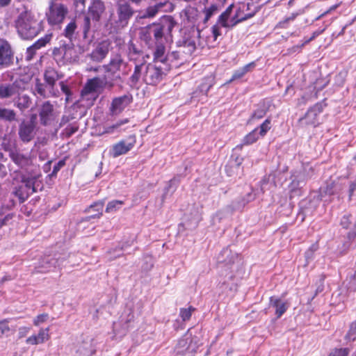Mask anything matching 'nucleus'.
Masks as SVG:
<instances>
[{
  "instance_id": "nucleus-1",
  "label": "nucleus",
  "mask_w": 356,
  "mask_h": 356,
  "mask_svg": "<svg viewBox=\"0 0 356 356\" xmlns=\"http://www.w3.org/2000/svg\"><path fill=\"white\" fill-rule=\"evenodd\" d=\"M15 26L19 35L24 40H30L37 36L42 31V22L36 19L31 11L22 12L15 21Z\"/></svg>"
},
{
  "instance_id": "nucleus-2",
  "label": "nucleus",
  "mask_w": 356,
  "mask_h": 356,
  "mask_svg": "<svg viewBox=\"0 0 356 356\" xmlns=\"http://www.w3.org/2000/svg\"><path fill=\"white\" fill-rule=\"evenodd\" d=\"M135 13L136 11L129 1L117 0L115 13L112 15L111 20L116 26L124 27L127 26Z\"/></svg>"
},
{
  "instance_id": "nucleus-3",
  "label": "nucleus",
  "mask_w": 356,
  "mask_h": 356,
  "mask_svg": "<svg viewBox=\"0 0 356 356\" xmlns=\"http://www.w3.org/2000/svg\"><path fill=\"white\" fill-rule=\"evenodd\" d=\"M114 83L111 79H107L106 76L103 77H95L89 80L81 90V97L83 99L91 100L94 102L97 97V90L99 88H113Z\"/></svg>"
},
{
  "instance_id": "nucleus-4",
  "label": "nucleus",
  "mask_w": 356,
  "mask_h": 356,
  "mask_svg": "<svg viewBox=\"0 0 356 356\" xmlns=\"http://www.w3.org/2000/svg\"><path fill=\"white\" fill-rule=\"evenodd\" d=\"M53 56L59 65L72 63L78 60V56L72 42L64 43L58 47H55L53 51Z\"/></svg>"
},
{
  "instance_id": "nucleus-5",
  "label": "nucleus",
  "mask_w": 356,
  "mask_h": 356,
  "mask_svg": "<svg viewBox=\"0 0 356 356\" xmlns=\"http://www.w3.org/2000/svg\"><path fill=\"white\" fill-rule=\"evenodd\" d=\"M148 63L144 58L135 62L133 74L129 78V84L131 88H139L143 83H146Z\"/></svg>"
},
{
  "instance_id": "nucleus-6",
  "label": "nucleus",
  "mask_w": 356,
  "mask_h": 356,
  "mask_svg": "<svg viewBox=\"0 0 356 356\" xmlns=\"http://www.w3.org/2000/svg\"><path fill=\"white\" fill-rule=\"evenodd\" d=\"M68 13L66 6L60 3H51L46 13L48 23L51 26H59Z\"/></svg>"
},
{
  "instance_id": "nucleus-7",
  "label": "nucleus",
  "mask_w": 356,
  "mask_h": 356,
  "mask_svg": "<svg viewBox=\"0 0 356 356\" xmlns=\"http://www.w3.org/2000/svg\"><path fill=\"white\" fill-rule=\"evenodd\" d=\"M340 224L343 228L350 229L348 234V244H343L342 252L356 246V219L352 214L346 213L341 218Z\"/></svg>"
},
{
  "instance_id": "nucleus-8",
  "label": "nucleus",
  "mask_w": 356,
  "mask_h": 356,
  "mask_svg": "<svg viewBox=\"0 0 356 356\" xmlns=\"http://www.w3.org/2000/svg\"><path fill=\"white\" fill-rule=\"evenodd\" d=\"M170 70V65L165 67L154 63H148L146 84L155 86L160 83Z\"/></svg>"
},
{
  "instance_id": "nucleus-9",
  "label": "nucleus",
  "mask_w": 356,
  "mask_h": 356,
  "mask_svg": "<svg viewBox=\"0 0 356 356\" xmlns=\"http://www.w3.org/2000/svg\"><path fill=\"white\" fill-rule=\"evenodd\" d=\"M127 63L121 55H113L109 63L107 65H104V68L107 73L105 76H107V79H111L112 82L114 83L115 81L120 79V76L119 74H116V73L119 72L122 67H125Z\"/></svg>"
},
{
  "instance_id": "nucleus-10",
  "label": "nucleus",
  "mask_w": 356,
  "mask_h": 356,
  "mask_svg": "<svg viewBox=\"0 0 356 356\" xmlns=\"http://www.w3.org/2000/svg\"><path fill=\"white\" fill-rule=\"evenodd\" d=\"M40 122L42 126L51 125L58 118V113L50 101L43 102L39 109Z\"/></svg>"
},
{
  "instance_id": "nucleus-11",
  "label": "nucleus",
  "mask_w": 356,
  "mask_h": 356,
  "mask_svg": "<svg viewBox=\"0 0 356 356\" xmlns=\"http://www.w3.org/2000/svg\"><path fill=\"white\" fill-rule=\"evenodd\" d=\"M136 142L134 135L129 136L127 138L114 144L109 151V154L113 158L127 154L135 145Z\"/></svg>"
},
{
  "instance_id": "nucleus-12",
  "label": "nucleus",
  "mask_w": 356,
  "mask_h": 356,
  "mask_svg": "<svg viewBox=\"0 0 356 356\" xmlns=\"http://www.w3.org/2000/svg\"><path fill=\"white\" fill-rule=\"evenodd\" d=\"M197 348V344L193 342L191 336L187 333L178 341L175 351L177 355L191 356Z\"/></svg>"
},
{
  "instance_id": "nucleus-13",
  "label": "nucleus",
  "mask_w": 356,
  "mask_h": 356,
  "mask_svg": "<svg viewBox=\"0 0 356 356\" xmlns=\"http://www.w3.org/2000/svg\"><path fill=\"white\" fill-rule=\"evenodd\" d=\"M36 115H32L30 120L22 121L19 126V137L24 143H29L35 136Z\"/></svg>"
},
{
  "instance_id": "nucleus-14",
  "label": "nucleus",
  "mask_w": 356,
  "mask_h": 356,
  "mask_svg": "<svg viewBox=\"0 0 356 356\" xmlns=\"http://www.w3.org/2000/svg\"><path fill=\"white\" fill-rule=\"evenodd\" d=\"M270 129V120L266 119L259 127L254 129L253 131L247 134L243 139L242 144L237 145L236 148L241 149L243 145H249L255 143L259 135L264 136Z\"/></svg>"
},
{
  "instance_id": "nucleus-15",
  "label": "nucleus",
  "mask_w": 356,
  "mask_h": 356,
  "mask_svg": "<svg viewBox=\"0 0 356 356\" xmlns=\"http://www.w3.org/2000/svg\"><path fill=\"white\" fill-rule=\"evenodd\" d=\"M14 51L6 40H0V69L11 66L14 63Z\"/></svg>"
},
{
  "instance_id": "nucleus-16",
  "label": "nucleus",
  "mask_w": 356,
  "mask_h": 356,
  "mask_svg": "<svg viewBox=\"0 0 356 356\" xmlns=\"http://www.w3.org/2000/svg\"><path fill=\"white\" fill-rule=\"evenodd\" d=\"M258 8L254 3L242 4L237 10L235 15L231 19L232 26L252 17L257 12Z\"/></svg>"
},
{
  "instance_id": "nucleus-17",
  "label": "nucleus",
  "mask_w": 356,
  "mask_h": 356,
  "mask_svg": "<svg viewBox=\"0 0 356 356\" xmlns=\"http://www.w3.org/2000/svg\"><path fill=\"white\" fill-rule=\"evenodd\" d=\"M175 22L170 17L163 19L160 24L154 26L152 33L156 43H161V41L165 35L170 34Z\"/></svg>"
},
{
  "instance_id": "nucleus-18",
  "label": "nucleus",
  "mask_w": 356,
  "mask_h": 356,
  "mask_svg": "<svg viewBox=\"0 0 356 356\" xmlns=\"http://www.w3.org/2000/svg\"><path fill=\"white\" fill-rule=\"evenodd\" d=\"M34 95H38L42 98H49L57 97L58 90L55 88L49 86L45 81L41 82L39 79L35 80L34 86L32 88Z\"/></svg>"
},
{
  "instance_id": "nucleus-19",
  "label": "nucleus",
  "mask_w": 356,
  "mask_h": 356,
  "mask_svg": "<svg viewBox=\"0 0 356 356\" xmlns=\"http://www.w3.org/2000/svg\"><path fill=\"white\" fill-rule=\"evenodd\" d=\"M20 87L17 81L0 83V99H15L19 95Z\"/></svg>"
},
{
  "instance_id": "nucleus-20",
  "label": "nucleus",
  "mask_w": 356,
  "mask_h": 356,
  "mask_svg": "<svg viewBox=\"0 0 356 356\" xmlns=\"http://www.w3.org/2000/svg\"><path fill=\"white\" fill-rule=\"evenodd\" d=\"M321 112V108L320 105H315L312 107L308 111L305 113V116L301 118L299 120V123L300 126H314L315 127L318 122V115Z\"/></svg>"
},
{
  "instance_id": "nucleus-21",
  "label": "nucleus",
  "mask_w": 356,
  "mask_h": 356,
  "mask_svg": "<svg viewBox=\"0 0 356 356\" xmlns=\"http://www.w3.org/2000/svg\"><path fill=\"white\" fill-rule=\"evenodd\" d=\"M58 264V259L51 257L45 256L42 258L35 267V272L40 273H45L51 270L52 268H55Z\"/></svg>"
},
{
  "instance_id": "nucleus-22",
  "label": "nucleus",
  "mask_w": 356,
  "mask_h": 356,
  "mask_svg": "<svg viewBox=\"0 0 356 356\" xmlns=\"http://www.w3.org/2000/svg\"><path fill=\"white\" fill-rule=\"evenodd\" d=\"M104 10L105 6L102 1L92 0L87 15L91 17L93 21L97 22L99 20L101 15L104 12Z\"/></svg>"
},
{
  "instance_id": "nucleus-23",
  "label": "nucleus",
  "mask_w": 356,
  "mask_h": 356,
  "mask_svg": "<svg viewBox=\"0 0 356 356\" xmlns=\"http://www.w3.org/2000/svg\"><path fill=\"white\" fill-rule=\"evenodd\" d=\"M132 97L129 95H124L115 98L111 104V111L113 113L122 111L131 102Z\"/></svg>"
},
{
  "instance_id": "nucleus-24",
  "label": "nucleus",
  "mask_w": 356,
  "mask_h": 356,
  "mask_svg": "<svg viewBox=\"0 0 356 356\" xmlns=\"http://www.w3.org/2000/svg\"><path fill=\"white\" fill-rule=\"evenodd\" d=\"M289 303L281 298L272 296L270 298V306L275 309V313L277 318H280L289 307Z\"/></svg>"
},
{
  "instance_id": "nucleus-25",
  "label": "nucleus",
  "mask_w": 356,
  "mask_h": 356,
  "mask_svg": "<svg viewBox=\"0 0 356 356\" xmlns=\"http://www.w3.org/2000/svg\"><path fill=\"white\" fill-rule=\"evenodd\" d=\"M171 56L165 54V47L162 43H156L154 51V63L158 64L161 63L162 66L169 65L166 63L169 61Z\"/></svg>"
},
{
  "instance_id": "nucleus-26",
  "label": "nucleus",
  "mask_w": 356,
  "mask_h": 356,
  "mask_svg": "<svg viewBox=\"0 0 356 356\" xmlns=\"http://www.w3.org/2000/svg\"><path fill=\"white\" fill-rule=\"evenodd\" d=\"M11 160L18 166L23 168L31 163V158L28 154H24L20 151H11L9 154Z\"/></svg>"
},
{
  "instance_id": "nucleus-27",
  "label": "nucleus",
  "mask_w": 356,
  "mask_h": 356,
  "mask_svg": "<svg viewBox=\"0 0 356 356\" xmlns=\"http://www.w3.org/2000/svg\"><path fill=\"white\" fill-rule=\"evenodd\" d=\"M312 168L310 167L308 168V172L307 169L305 168L303 171L298 172L297 175H293V179L291 184L292 189L294 190L296 188L302 187L306 181L312 177L309 172H312Z\"/></svg>"
},
{
  "instance_id": "nucleus-28",
  "label": "nucleus",
  "mask_w": 356,
  "mask_h": 356,
  "mask_svg": "<svg viewBox=\"0 0 356 356\" xmlns=\"http://www.w3.org/2000/svg\"><path fill=\"white\" fill-rule=\"evenodd\" d=\"M108 44L106 42L99 44L90 54V58L95 62L102 61L108 54Z\"/></svg>"
},
{
  "instance_id": "nucleus-29",
  "label": "nucleus",
  "mask_w": 356,
  "mask_h": 356,
  "mask_svg": "<svg viewBox=\"0 0 356 356\" xmlns=\"http://www.w3.org/2000/svg\"><path fill=\"white\" fill-rule=\"evenodd\" d=\"M49 327L40 329L38 334L28 337L26 340V343L31 345L43 343L49 339Z\"/></svg>"
},
{
  "instance_id": "nucleus-30",
  "label": "nucleus",
  "mask_w": 356,
  "mask_h": 356,
  "mask_svg": "<svg viewBox=\"0 0 356 356\" xmlns=\"http://www.w3.org/2000/svg\"><path fill=\"white\" fill-rule=\"evenodd\" d=\"M63 75L59 74L55 69L52 67H48L45 70L44 73V81L49 85L55 88L56 83L58 80L61 79Z\"/></svg>"
},
{
  "instance_id": "nucleus-31",
  "label": "nucleus",
  "mask_w": 356,
  "mask_h": 356,
  "mask_svg": "<svg viewBox=\"0 0 356 356\" xmlns=\"http://www.w3.org/2000/svg\"><path fill=\"white\" fill-rule=\"evenodd\" d=\"M256 64L254 62H251L243 67L234 71L231 79H229L227 83H229L232 81L242 78L246 73L251 71L254 68Z\"/></svg>"
},
{
  "instance_id": "nucleus-32",
  "label": "nucleus",
  "mask_w": 356,
  "mask_h": 356,
  "mask_svg": "<svg viewBox=\"0 0 356 356\" xmlns=\"http://www.w3.org/2000/svg\"><path fill=\"white\" fill-rule=\"evenodd\" d=\"M77 26L74 19H72L63 30V35L72 42L73 39L76 38V30Z\"/></svg>"
},
{
  "instance_id": "nucleus-33",
  "label": "nucleus",
  "mask_w": 356,
  "mask_h": 356,
  "mask_svg": "<svg viewBox=\"0 0 356 356\" xmlns=\"http://www.w3.org/2000/svg\"><path fill=\"white\" fill-rule=\"evenodd\" d=\"M165 6L163 3H156L154 6H149L143 14L140 16V18H152L156 16L158 12L162 9Z\"/></svg>"
},
{
  "instance_id": "nucleus-34",
  "label": "nucleus",
  "mask_w": 356,
  "mask_h": 356,
  "mask_svg": "<svg viewBox=\"0 0 356 356\" xmlns=\"http://www.w3.org/2000/svg\"><path fill=\"white\" fill-rule=\"evenodd\" d=\"M254 197V195L252 193H248L246 197L243 198L241 201L234 202L232 204V209L233 211L241 210L247 203L252 201Z\"/></svg>"
},
{
  "instance_id": "nucleus-35",
  "label": "nucleus",
  "mask_w": 356,
  "mask_h": 356,
  "mask_svg": "<svg viewBox=\"0 0 356 356\" xmlns=\"http://www.w3.org/2000/svg\"><path fill=\"white\" fill-rule=\"evenodd\" d=\"M0 120L9 122L17 120V115L14 110L0 108Z\"/></svg>"
},
{
  "instance_id": "nucleus-36",
  "label": "nucleus",
  "mask_w": 356,
  "mask_h": 356,
  "mask_svg": "<svg viewBox=\"0 0 356 356\" xmlns=\"http://www.w3.org/2000/svg\"><path fill=\"white\" fill-rule=\"evenodd\" d=\"M22 186L26 187V190L28 191L31 195L36 192V188L35 186V184L36 183L35 177H26V176H22Z\"/></svg>"
},
{
  "instance_id": "nucleus-37",
  "label": "nucleus",
  "mask_w": 356,
  "mask_h": 356,
  "mask_svg": "<svg viewBox=\"0 0 356 356\" xmlns=\"http://www.w3.org/2000/svg\"><path fill=\"white\" fill-rule=\"evenodd\" d=\"M13 194L15 197H18L21 203L24 202L29 195H31L29 192L26 190V187H24L22 185L18 187H15V190L13 191Z\"/></svg>"
},
{
  "instance_id": "nucleus-38",
  "label": "nucleus",
  "mask_w": 356,
  "mask_h": 356,
  "mask_svg": "<svg viewBox=\"0 0 356 356\" xmlns=\"http://www.w3.org/2000/svg\"><path fill=\"white\" fill-rule=\"evenodd\" d=\"M103 207H104V202H99L95 203L94 204H92L88 208V211H90V210L92 209L95 211H97V213L86 217L85 218V220L86 221H88L90 219H92V218H100L102 216V215Z\"/></svg>"
},
{
  "instance_id": "nucleus-39",
  "label": "nucleus",
  "mask_w": 356,
  "mask_h": 356,
  "mask_svg": "<svg viewBox=\"0 0 356 356\" xmlns=\"http://www.w3.org/2000/svg\"><path fill=\"white\" fill-rule=\"evenodd\" d=\"M179 179L177 177H174L170 180L168 184V186L164 188V193L163 195V198H166L168 195V193L171 195L177 189V186L179 184Z\"/></svg>"
},
{
  "instance_id": "nucleus-40",
  "label": "nucleus",
  "mask_w": 356,
  "mask_h": 356,
  "mask_svg": "<svg viewBox=\"0 0 356 356\" xmlns=\"http://www.w3.org/2000/svg\"><path fill=\"white\" fill-rule=\"evenodd\" d=\"M220 8H221L218 6L217 3H213L209 7L205 8L203 10L205 15L203 19L204 23L206 24Z\"/></svg>"
},
{
  "instance_id": "nucleus-41",
  "label": "nucleus",
  "mask_w": 356,
  "mask_h": 356,
  "mask_svg": "<svg viewBox=\"0 0 356 356\" xmlns=\"http://www.w3.org/2000/svg\"><path fill=\"white\" fill-rule=\"evenodd\" d=\"M18 99L16 102L17 107L23 111L28 108L31 104V99L27 95H23L22 96H17Z\"/></svg>"
},
{
  "instance_id": "nucleus-42",
  "label": "nucleus",
  "mask_w": 356,
  "mask_h": 356,
  "mask_svg": "<svg viewBox=\"0 0 356 356\" xmlns=\"http://www.w3.org/2000/svg\"><path fill=\"white\" fill-rule=\"evenodd\" d=\"M213 84H214L213 77H212V76L207 77L204 79V82L200 85L199 90L203 95H207L208 91L213 86Z\"/></svg>"
},
{
  "instance_id": "nucleus-43",
  "label": "nucleus",
  "mask_w": 356,
  "mask_h": 356,
  "mask_svg": "<svg viewBox=\"0 0 356 356\" xmlns=\"http://www.w3.org/2000/svg\"><path fill=\"white\" fill-rule=\"evenodd\" d=\"M183 47L185 49L184 52L191 54L196 49L195 40L191 38L186 39L183 42Z\"/></svg>"
},
{
  "instance_id": "nucleus-44",
  "label": "nucleus",
  "mask_w": 356,
  "mask_h": 356,
  "mask_svg": "<svg viewBox=\"0 0 356 356\" xmlns=\"http://www.w3.org/2000/svg\"><path fill=\"white\" fill-rule=\"evenodd\" d=\"M77 352L83 356H90L94 353V350H92L90 343L84 342L79 346Z\"/></svg>"
},
{
  "instance_id": "nucleus-45",
  "label": "nucleus",
  "mask_w": 356,
  "mask_h": 356,
  "mask_svg": "<svg viewBox=\"0 0 356 356\" xmlns=\"http://www.w3.org/2000/svg\"><path fill=\"white\" fill-rule=\"evenodd\" d=\"M124 204V202L121 200H113L108 203L106 208V212L107 213H111L115 212L117 210H118Z\"/></svg>"
},
{
  "instance_id": "nucleus-46",
  "label": "nucleus",
  "mask_w": 356,
  "mask_h": 356,
  "mask_svg": "<svg viewBox=\"0 0 356 356\" xmlns=\"http://www.w3.org/2000/svg\"><path fill=\"white\" fill-rule=\"evenodd\" d=\"M266 114V110L264 108L257 109L251 115L248 120L249 123L252 122L255 120H259L264 118Z\"/></svg>"
},
{
  "instance_id": "nucleus-47",
  "label": "nucleus",
  "mask_w": 356,
  "mask_h": 356,
  "mask_svg": "<svg viewBox=\"0 0 356 356\" xmlns=\"http://www.w3.org/2000/svg\"><path fill=\"white\" fill-rule=\"evenodd\" d=\"M51 35H45L43 38L38 40L34 44H32L35 50L40 49L41 47H44L50 40Z\"/></svg>"
},
{
  "instance_id": "nucleus-48",
  "label": "nucleus",
  "mask_w": 356,
  "mask_h": 356,
  "mask_svg": "<svg viewBox=\"0 0 356 356\" xmlns=\"http://www.w3.org/2000/svg\"><path fill=\"white\" fill-rule=\"evenodd\" d=\"M346 339L348 341L356 340V321L350 324L348 332L346 335Z\"/></svg>"
},
{
  "instance_id": "nucleus-49",
  "label": "nucleus",
  "mask_w": 356,
  "mask_h": 356,
  "mask_svg": "<svg viewBox=\"0 0 356 356\" xmlns=\"http://www.w3.org/2000/svg\"><path fill=\"white\" fill-rule=\"evenodd\" d=\"M195 311V308L189 307L188 309L181 308L180 309L179 315L184 321H188L191 318L192 312Z\"/></svg>"
},
{
  "instance_id": "nucleus-50",
  "label": "nucleus",
  "mask_w": 356,
  "mask_h": 356,
  "mask_svg": "<svg viewBox=\"0 0 356 356\" xmlns=\"http://www.w3.org/2000/svg\"><path fill=\"white\" fill-rule=\"evenodd\" d=\"M230 254H231V251L229 250H228L227 248V249H224L221 252L220 255L218 256V261L220 263H225V264H229V263L233 262V257H231L229 259H223L222 258L225 256L228 257Z\"/></svg>"
},
{
  "instance_id": "nucleus-51",
  "label": "nucleus",
  "mask_w": 356,
  "mask_h": 356,
  "mask_svg": "<svg viewBox=\"0 0 356 356\" xmlns=\"http://www.w3.org/2000/svg\"><path fill=\"white\" fill-rule=\"evenodd\" d=\"M79 129V126L76 123L70 124L63 131V134L70 138L72 135H73L75 132H76Z\"/></svg>"
},
{
  "instance_id": "nucleus-52",
  "label": "nucleus",
  "mask_w": 356,
  "mask_h": 356,
  "mask_svg": "<svg viewBox=\"0 0 356 356\" xmlns=\"http://www.w3.org/2000/svg\"><path fill=\"white\" fill-rule=\"evenodd\" d=\"M229 17V16L227 15L226 13H221V15L218 17V24H220L223 27H233L234 26H232V22L230 21L231 24H229L228 22Z\"/></svg>"
},
{
  "instance_id": "nucleus-53",
  "label": "nucleus",
  "mask_w": 356,
  "mask_h": 356,
  "mask_svg": "<svg viewBox=\"0 0 356 356\" xmlns=\"http://www.w3.org/2000/svg\"><path fill=\"white\" fill-rule=\"evenodd\" d=\"M129 122L128 119H124L122 120H120L117 122L115 124H113L112 126L108 127L106 128V133H113L114 129H118L121 125L126 124Z\"/></svg>"
},
{
  "instance_id": "nucleus-54",
  "label": "nucleus",
  "mask_w": 356,
  "mask_h": 356,
  "mask_svg": "<svg viewBox=\"0 0 356 356\" xmlns=\"http://www.w3.org/2000/svg\"><path fill=\"white\" fill-rule=\"evenodd\" d=\"M49 315L47 314H40L33 319V324L35 326H39L40 324L47 321Z\"/></svg>"
},
{
  "instance_id": "nucleus-55",
  "label": "nucleus",
  "mask_w": 356,
  "mask_h": 356,
  "mask_svg": "<svg viewBox=\"0 0 356 356\" xmlns=\"http://www.w3.org/2000/svg\"><path fill=\"white\" fill-rule=\"evenodd\" d=\"M349 353V349L347 348H339L335 349L332 351L329 356H347Z\"/></svg>"
},
{
  "instance_id": "nucleus-56",
  "label": "nucleus",
  "mask_w": 356,
  "mask_h": 356,
  "mask_svg": "<svg viewBox=\"0 0 356 356\" xmlns=\"http://www.w3.org/2000/svg\"><path fill=\"white\" fill-rule=\"evenodd\" d=\"M90 19H92L91 17L88 15L84 18L83 32L85 38L90 29Z\"/></svg>"
},
{
  "instance_id": "nucleus-57",
  "label": "nucleus",
  "mask_w": 356,
  "mask_h": 356,
  "mask_svg": "<svg viewBox=\"0 0 356 356\" xmlns=\"http://www.w3.org/2000/svg\"><path fill=\"white\" fill-rule=\"evenodd\" d=\"M65 165V160H60L58 162H57L54 166V168H53V171L51 173V177H54L56 175V174L58 173V172Z\"/></svg>"
},
{
  "instance_id": "nucleus-58",
  "label": "nucleus",
  "mask_w": 356,
  "mask_h": 356,
  "mask_svg": "<svg viewBox=\"0 0 356 356\" xmlns=\"http://www.w3.org/2000/svg\"><path fill=\"white\" fill-rule=\"evenodd\" d=\"M10 331V327L6 320L0 321V337Z\"/></svg>"
},
{
  "instance_id": "nucleus-59",
  "label": "nucleus",
  "mask_w": 356,
  "mask_h": 356,
  "mask_svg": "<svg viewBox=\"0 0 356 356\" xmlns=\"http://www.w3.org/2000/svg\"><path fill=\"white\" fill-rule=\"evenodd\" d=\"M348 288L351 291L356 290V272L350 275V280L348 284Z\"/></svg>"
},
{
  "instance_id": "nucleus-60",
  "label": "nucleus",
  "mask_w": 356,
  "mask_h": 356,
  "mask_svg": "<svg viewBox=\"0 0 356 356\" xmlns=\"http://www.w3.org/2000/svg\"><path fill=\"white\" fill-rule=\"evenodd\" d=\"M37 50H35L33 46H30L27 48L26 52V60H31L33 59V56H35Z\"/></svg>"
},
{
  "instance_id": "nucleus-61",
  "label": "nucleus",
  "mask_w": 356,
  "mask_h": 356,
  "mask_svg": "<svg viewBox=\"0 0 356 356\" xmlns=\"http://www.w3.org/2000/svg\"><path fill=\"white\" fill-rule=\"evenodd\" d=\"M13 218V213H8L3 218H0V228L3 226L6 225L8 222Z\"/></svg>"
},
{
  "instance_id": "nucleus-62",
  "label": "nucleus",
  "mask_w": 356,
  "mask_h": 356,
  "mask_svg": "<svg viewBox=\"0 0 356 356\" xmlns=\"http://www.w3.org/2000/svg\"><path fill=\"white\" fill-rule=\"evenodd\" d=\"M74 119V117L71 115H64L60 122V127H63L70 122L71 120Z\"/></svg>"
},
{
  "instance_id": "nucleus-63",
  "label": "nucleus",
  "mask_w": 356,
  "mask_h": 356,
  "mask_svg": "<svg viewBox=\"0 0 356 356\" xmlns=\"http://www.w3.org/2000/svg\"><path fill=\"white\" fill-rule=\"evenodd\" d=\"M356 193V179L351 181L349 185V196L351 197Z\"/></svg>"
},
{
  "instance_id": "nucleus-64",
  "label": "nucleus",
  "mask_w": 356,
  "mask_h": 356,
  "mask_svg": "<svg viewBox=\"0 0 356 356\" xmlns=\"http://www.w3.org/2000/svg\"><path fill=\"white\" fill-rule=\"evenodd\" d=\"M30 328L27 327H21L19 329V337L22 338L25 337L29 332Z\"/></svg>"
}]
</instances>
